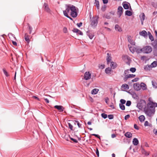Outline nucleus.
<instances>
[{
    "label": "nucleus",
    "instance_id": "obj_1",
    "mask_svg": "<svg viewBox=\"0 0 157 157\" xmlns=\"http://www.w3.org/2000/svg\"><path fill=\"white\" fill-rule=\"evenodd\" d=\"M150 98H149L148 100L150 102L147 103V106L144 108V110L147 115L151 117L155 113V107H157V103L150 101Z\"/></svg>",
    "mask_w": 157,
    "mask_h": 157
},
{
    "label": "nucleus",
    "instance_id": "obj_2",
    "mask_svg": "<svg viewBox=\"0 0 157 157\" xmlns=\"http://www.w3.org/2000/svg\"><path fill=\"white\" fill-rule=\"evenodd\" d=\"M98 19L99 17L98 16H93L92 18L90 19V25L94 29L96 27L98 24Z\"/></svg>",
    "mask_w": 157,
    "mask_h": 157
},
{
    "label": "nucleus",
    "instance_id": "obj_3",
    "mask_svg": "<svg viewBox=\"0 0 157 157\" xmlns=\"http://www.w3.org/2000/svg\"><path fill=\"white\" fill-rule=\"evenodd\" d=\"M146 101L144 100L140 99L139 102L138 103L136 107L140 109H142L144 106L146 105Z\"/></svg>",
    "mask_w": 157,
    "mask_h": 157
},
{
    "label": "nucleus",
    "instance_id": "obj_4",
    "mask_svg": "<svg viewBox=\"0 0 157 157\" xmlns=\"http://www.w3.org/2000/svg\"><path fill=\"white\" fill-rule=\"evenodd\" d=\"M78 15L76 7L74 5H72V9L70 15L73 18L76 17Z\"/></svg>",
    "mask_w": 157,
    "mask_h": 157
},
{
    "label": "nucleus",
    "instance_id": "obj_5",
    "mask_svg": "<svg viewBox=\"0 0 157 157\" xmlns=\"http://www.w3.org/2000/svg\"><path fill=\"white\" fill-rule=\"evenodd\" d=\"M143 52L144 53L148 54L152 51L151 47L149 46H146L142 48Z\"/></svg>",
    "mask_w": 157,
    "mask_h": 157
},
{
    "label": "nucleus",
    "instance_id": "obj_6",
    "mask_svg": "<svg viewBox=\"0 0 157 157\" xmlns=\"http://www.w3.org/2000/svg\"><path fill=\"white\" fill-rule=\"evenodd\" d=\"M66 10L63 11V13L64 16L65 15V13L68 14L70 10L71 11L72 9V5L71 4H66L65 5Z\"/></svg>",
    "mask_w": 157,
    "mask_h": 157
},
{
    "label": "nucleus",
    "instance_id": "obj_7",
    "mask_svg": "<svg viewBox=\"0 0 157 157\" xmlns=\"http://www.w3.org/2000/svg\"><path fill=\"white\" fill-rule=\"evenodd\" d=\"M84 78L86 80H88L91 78V74L89 71L86 72L84 75Z\"/></svg>",
    "mask_w": 157,
    "mask_h": 157
},
{
    "label": "nucleus",
    "instance_id": "obj_8",
    "mask_svg": "<svg viewBox=\"0 0 157 157\" xmlns=\"http://www.w3.org/2000/svg\"><path fill=\"white\" fill-rule=\"evenodd\" d=\"M112 60V57L111 54L108 53L107 54V64H109V63L111 62V61Z\"/></svg>",
    "mask_w": 157,
    "mask_h": 157
},
{
    "label": "nucleus",
    "instance_id": "obj_9",
    "mask_svg": "<svg viewBox=\"0 0 157 157\" xmlns=\"http://www.w3.org/2000/svg\"><path fill=\"white\" fill-rule=\"evenodd\" d=\"M86 34L90 39H92L94 36V33L88 30L86 32Z\"/></svg>",
    "mask_w": 157,
    "mask_h": 157
},
{
    "label": "nucleus",
    "instance_id": "obj_10",
    "mask_svg": "<svg viewBox=\"0 0 157 157\" xmlns=\"http://www.w3.org/2000/svg\"><path fill=\"white\" fill-rule=\"evenodd\" d=\"M133 87L134 89L136 91L140 90L141 89L140 85L138 83L134 84Z\"/></svg>",
    "mask_w": 157,
    "mask_h": 157
},
{
    "label": "nucleus",
    "instance_id": "obj_11",
    "mask_svg": "<svg viewBox=\"0 0 157 157\" xmlns=\"http://www.w3.org/2000/svg\"><path fill=\"white\" fill-rule=\"evenodd\" d=\"M54 108L59 110L60 112H63L64 109L63 107L61 105H56L54 106Z\"/></svg>",
    "mask_w": 157,
    "mask_h": 157
},
{
    "label": "nucleus",
    "instance_id": "obj_12",
    "mask_svg": "<svg viewBox=\"0 0 157 157\" xmlns=\"http://www.w3.org/2000/svg\"><path fill=\"white\" fill-rule=\"evenodd\" d=\"M123 8L121 6H119L118 8L117 14H119V17H120L121 15L123 13Z\"/></svg>",
    "mask_w": 157,
    "mask_h": 157
},
{
    "label": "nucleus",
    "instance_id": "obj_13",
    "mask_svg": "<svg viewBox=\"0 0 157 157\" xmlns=\"http://www.w3.org/2000/svg\"><path fill=\"white\" fill-rule=\"evenodd\" d=\"M139 34L141 36H143L145 38L147 37V32L145 30H143L141 32H140Z\"/></svg>",
    "mask_w": 157,
    "mask_h": 157
},
{
    "label": "nucleus",
    "instance_id": "obj_14",
    "mask_svg": "<svg viewBox=\"0 0 157 157\" xmlns=\"http://www.w3.org/2000/svg\"><path fill=\"white\" fill-rule=\"evenodd\" d=\"M115 29L116 31L119 32H121L122 31L121 28L118 24H116L115 25Z\"/></svg>",
    "mask_w": 157,
    "mask_h": 157
},
{
    "label": "nucleus",
    "instance_id": "obj_15",
    "mask_svg": "<svg viewBox=\"0 0 157 157\" xmlns=\"http://www.w3.org/2000/svg\"><path fill=\"white\" fill-rule=\"evenodd\" d=\"M110 63L111 64L110 66L111 68L114 69L117 67V65L116 63L114 62L113 61H111Z\"/></svg>",
    "mask_w": 157,
    "mask_h": 157
},
{
    "label": "nucleus",
    "instance_id": "obj_16",
    "mask_svg": "<svg viewBox=\"0 0 157 157\" xmlns=\"http://www.w3.org/2000/svg\"><path fill=\"white\" fill-rule=\"evenodd\" d=\"M24 37L25 40L27 42L28 44H29L30 41V40L29 38V36L27 33H25Z\"/></svg>",
    "mask_w": 157,
    "mask_h": 157
},
{
    "label": "nucleus",
    "instance_id": "obj_17",
    "mask_svg": "<svg viewBox=\"0 0 157 157\" xmlns=\"http://www.w3.org/2000/svg\"><path fill=\"white\" fill-rule=\"evenodd\" d=\"M44 6L45 10L48 12H49L50 11V10L49 8L48 5L47 4L44 3Z\"/></svg>",
    "mask_w": 157,
    "mask_h": 157
},
{
    "label": "nucleus",
    "instance_id": "obj_18",
    "mask_svg": "<svg viewBox=\"0 0 157 157\" xmlns=\"http://www.w3.org/2000/svg\"><path fill=\"white\" fill-rule=\"evenodd\" d=\"M139 142L138 139L136 138H134L132 140V143L135 146L139 144Z\"/></svg>",
    "mask_w": 157,
    "mask_h": 157
},
{
    "label": "nucleus",
    "instance_id": "obj_19",
    "mask_svg": "<svg viewBox=\"0 0 157 157\" xmlns=\"http://www.w3.org/2000/svg\"><path fill=\"white\" fill-rule=\"evenodd\" d=\"M140 85V89L141 88L143 90H145L147 89L146 85L144 83L142 82Z\"/></svg>",
    "mask_w": 157,
    "mask_h": 157
},
{
    "label": "nucleus",
    "instance_id": "obj_20",
    "mask_svg": "<svg viewBox=\"0 0 157 157\" xmlns=\"http://www.w3.org/2000/svg\"><path fill=\"white\" fill-rule=\"evenodd\" d=\"M125 137L128 138H130L132 137V134L130 132H127L124 134Z\"/></svg>",
    "mask_w": 157,
    "mask_h": 157
},
{
    "label": "nucleus",
    "instance_id": "obj_21",
    "mask_svg": "<svg viewBox=\"0 0 157 157\" xmlns=\"http://www.w3.org/2000/svg\"><path fill=\"white\" fill-rule=\"evenodd\" d=\"M99 90L98 89L94 88L91 91V93L92 94H97Z\"/></svg>",
    "mask_w": 157,
    "mask_h": 157
},
{
    "label": "nucleus",
    "instance_id": "obj_22",
    "mask_svg": "<svg viewBox=\"0 0 157 157\" xmlns=\"http://www.w3.org/2000/svg\"><path fill=\"white\" fill-rule=\"evenodd\" d=\"M138 118H139V120H140V122H144V121L145 119L144 116L143 115H141Z\"/></svg>",
    "mask_w": 157,
    "mask_h": 157
},
{
    "label": "nucleus",
    "instance_id": "obj_23",
    "mask_svg": "<svg viewBox=\"0 0 157 157\" xmlns=\"http://www.w3.org/2000/svg\"><path fill=\"white\" fill-rule=\"evenodd\" d=\"M141 151L142 154L144 155H149V154L143 148H141Z\"/></svg>",
    "mask_w": 157,
    "mask_h": 157
},
{
    "label": "nucleus",
    "instance_id": "obj_24",
    "mask_svg": "<svg viewBox=\"0 0 157 157\" xmlns=\"http://www.w3.org/2000/svg\"><path fill=\"white\" fill-rule=\"evenodd\" d=\"M73 122L75 124H76V123L77 124L78 127L79 128H82V124H80L79 122L78 121L74 120L73 121Z\"/></svg>",
    "mask_w": 157,
    "mask_h": 157
},
{
    "label": "nucleus",
    "instance_id": "obj_25",
    "mask_svg": "<svg viewBox=\"0 0 157 157\" xmlns=\"http://www.w3.org/2000/svg\"><path fill=\"white\" fill-rule=\"evenodd\" d=\"M157 65V62L156 61H154L150 65V67L151 68L155 67H156Z\"/></svg>",
    "mask_w": 157,
    "mask_h": 157
},
{
    "label": "nucleus",
    "instance_id": "obj_26",
    "mask_svg": "<svg viewBox=\"0 0 157 157\" xmlns=\"http://www.w3.org/2000/svg\"><path fill=\"white\" fill-rule=\"evenodd\" d=\"M125 15L130 16L132 15V13L131 11L127 10L125 12Z\"/></svg>",
    "mask_w": 157,
    "mask_h": 157
},
{
    "label": "nucleus",
    "instance_id": "obj_27",
    "mask_svg": "<svg viewBox=\"0 0 157 157\" xmlns=\"http://www.w3.org/2000/svg\"><path fill=\"white\" fill-rule=\"evenodd\" d=\"M148 34L149 39L151 41H153L154 40V38L150 32H148Z\"/></svg>",
    "mask_w": 157,
    "mask_h": 157
},
{
    "label": "nucleus",
    "instance_id": "obj_28",
    "mask_svg": "<svg viewBox=\"0 0 157 157\" xmlns=\"http://www.w3.org/2000/svg\"><path fill=\"white\" fill-rule=\"evenodd\" d=\"M94 4L96 6L98 9H99L100 8L99 3L98 1L96 0L94 2Z\"/></svg>",
    "mask_w": 157,
    "mask_h": 157
},
{
    "label": "nucleus",
    "instance_id": "obj_29",
    "mask_svg": "<svg viewBox=\"0 0 157 157\" xmlns=\"http://www.w3.org/2000/svg\"><path fill=\"white\" fill-rule=\"evenodd\" d=\"M151 67L150 65H147L144 67V69L145 71H149Z\"/></svg>",
    "mask_w": 157,
    "mask_h": 157
},
{
    "label": "nucleus",
    "instance_id": "obj_30",
    "mask_svg": "<svg viewBox=\"0 0 157 157\" xmlns=\"http://www.w3.org/2000/svg\"><path fill=\"white\" fill-rule=\"evenodd\" d=\"M2 71H3V72L5 75L6 77H9L10 76V75L8 74L7 71L6 70V69L5 68H3L2 69Z\"/></svg>",
    "mask_w": 157,
    "mask_h": 157
},
{
    "label": "nucleus",
    "instance_id": "obj_31",
    "mask_svg": "<svg viewBox=\"0 0 157 157\" xmlns=\"http://www.w3.org/2000/svg\"><path fill=\"white\" fill-rule=\"evenodd\" d=\"M111 71V68L109 67L105 69V72L106 74H109L110 73Z\"/></svg>",
    "mask_w": 157,
    "mask_h": 157
},
{
    "label": "nucleus",
    "instance_id": "obj_32",
    "mask_svg": "<svg viewBox=\"0 0 157 157\" xmlns=\"http://www.w3.org/2000/svg\"><path fill=\"white\" fill-rule=\"evenodd\" d=\"M135 50L136 52L138 53H140L141 52H143L142 48L141 49L135 48Z\"/></svg>",
    "mask_w": 157,
    "mask_h": 157
},
{
    "label": "nucleus",
    "instance_id": "obj_33",
    "mask_svg": "<svg viewBox=\"0 0 157 157\" xmlns=\"http://www.w3.org/2000/svg\"><path fill=\"white\" fill-rule=\"evenodd\" d=\"M123 6L125 10H128L129 9V6L127 4H123Z\"/></svg>",
    "mask_w": 157,
    "mask_h": 157
},
{
    "label": "nucleus",
    "instance_id": "obj_34",
    "mask_svg": "<svg viewBox=\"0 0 157 157\" xmlns=\"http://www.w3.org/2000/svg\"><path fill=\"white\" fill-rule=\"evenodd\" d=\"M120 108L122 110H124L125 109V107L124 105L123 104H120L119 105Z\"/></svg>",
    "mask_w": 157,
    "mask_h": 157
},
{
    "label": "nucleus",
    "instance_id": "obj_35",
    "mask_svg": "<svg viewBox=\"0 0 157 157\" xmlns=\"http://www.w3.org/2000/svg\"><path fill=\"white\" fill-rule=\"evenodd\" d=\"M152 86L154 88H157V84L155 82L153 81H152Z\"/></svg>",
    "mask_w": 157,
    "mask_h": 157
},
{
    "label": "nucleus",
    "instance_id": "obj_36",
    "mask_svg": "<svg viewBox=\"0 0 157 157\" xmlns=\"http://www.w3.org/2000/svg\"><path fill=\"white\" fill-rule=\"evenodd\" d=\"M121 87L124 88V89H129V86L127 84H124L122 85L121 86Z\"/></svg>",
    "mask_w": 157,
    "mask_h": 157
},
{
    "label": "nucleus",
    "instance_id": "obj_37",
    "mask_svg": "<svg viewBox=\"0 0 157 157\" xmlns=\"http://www.w3.org/2000/svg\"><path fill=\"white\" fill-rule=\"evenodd\" d=\"M129 78H130L129 75H126L123 78V80L124 82H126Z\"/></svg>",
    "mask_w": 157,
    "mask_h": 157
},
{
    "label": "nucleus",
    "instance_id": "obj_38",
    "mask_svg": "<svg viewBox=\"0 0 157 157\" xmlns=\"http://www.w3.org/2000/svg\"><path fill=\"white\" fill-rule=\"evenodd\" d=\"M145 15L144 13H143L141 16H140V18L141 21L142 20L144 21L145 19Z\"/></svg>",
    "mask_w": 157,
    "mask_h": 157
},
{
    "label": "nucleus",
    "instance_id": "obj_39",
    "mask_svg": "<svg viewBox=\"0 0 157 157\" xmlns=\"http://www.w3.org/2000/svg\"><path fill=\"white\" fill-rule=\"evenodd\" d=\"M28 27L29 28V33L30 34H31L32 33V30L33 29V28L29 24H28Z\"/></svg>",
    "mask_w": 157,
    "mask_h": 157
},
{
    "label": "nucleus",
    "instance_id": "obj_40",
    "mask_svg": "<svg viewBox=\"0 0 157 157\" xmlns=\"http://www.w3.org/2000/svg\"><path fill=\"white\" fill-rule=\"evenodd\" d=\"M129 42L132 45H134L135 44V43L133 41V40L129 38L128 39Z\"/></svg>",
    "mask_w": 157,
    "mask_h": 157
},
{
    "label": "nucleus",
    "instance_id": "obj_41",
    "mask_svg": "<svg viewBox=\"0 0 157 157\" xmlns=\"http://www.w3.org/2000/svg\"><path fill=\"white\" fill-rule=\"evenodd\" d=\"M130 71L132 73L135 72L136 70V68L135 67H131L130 69Z\"/></svg>",
    "mask_w": 157,
    "mask_h": 157
},
{
    "label": "nucleus",
    "instance_id": "obj_42",
    "mask_svg": "<svg viewBox=\"0 0 157 157\" xmlns=\"http://www.w3.org/2000/svg\"><path fill=\"white\" fill-rule=\"evenodd\" d=\"M106 7L107 6L106 5H104L101 7V10L102 11H105L106 9Z\"/></svg>",
    "mask_w": 157,
    "mask_h": 157
},
{
    "label": "nucleus",
    "instance_id": "obj_43",
    "mask_svg": "<svg viewBox=\"0 0 157 157\" xmlns=\"http://www.w3.org/2000/svg\"><path fill=\"white\" fill-rule=\"evenodd\" d=\"M129 49L130 51L132 53H134L135 52V48L133 47H130L129 48Z\"/></svg>",
    "mask_w": 157,
    "mask_h": 157
},
{
    "label": "nucleus",
    "instance_id": "obj_44",
    "mask_svg": "<svg viewBox=\"0 0 157 157\" xmlns=\"http://www.w3.org/2000/svg\"><path fill=\"white\" fill-rule=\"evenodd\" d=\"M131 104V102L130 101H128L126 102V105L127 106H129Z\"/></svg>",
    "mask_w": 157,
    "mask_h": 157
},
{
    "label": "nucleus",
    "instance_id": "obj_45",
    "mask_svg": "<svg viewBox=\"0 0 157 157\" xmlns=\"http://www.w3.org/2000/svg\"><path fill=\"white\" fill-rule=\"evenodd\" d=\"M101 116L102 118L105 119H106L107 117V115L105 113H102L101 114Z\"/></svg>",
    "mask_w": 157,
    "mask_h": 157
},
{
    "label": "nucleus",
    "instance_id": "obj_46",
    "mask_svg": "<svg viewBox=\"0 0 157 157\" xmlns=\"http://www.w3.org/2000/svg\"><path fill=\"white\" fill-rule=\"evenodd\" d=\"M120 104H123V105L125 104L126 102V101L123 99H121L120 100Z\"/></svg>",
    "mask_w": 157,
    "mask_h": 157
},
{
    "label": "nucleus",
    "instance_id": "obj_47",
    "mask_svg": "<svg viewBox=\"0 0 157 157\" xmlns=\"http://www.w3.org/2000/svg\"><path fill=\"white\" fill-rule=\"evenodd\" d=\"M70 138L72 141H73L75 143H77L78 141L75 139H74L71 137H70Z\"/></svg>",
    "mask_w": 157,
    "mask_h": 157
},
{
    "label": "nucleus",
    "instance_id": "obj_48",
    "mask_svg": "<svg viewBox=\"0 0 157 157\" xmlns=\"http://www.w3.org/2000/svg\"><path fill=\"white\" fill-rule=\"evenodd\" d=\"M108 117L109 119H112L114 118V116L113 114L109 115Z\"/></svg>",
    "mask_w": 157,
    "mask_h": 157
},
{
    "label": "nucleus",
    "instance_id": "obj_49",
    "mask_svg": "<svg viewBox=\"0 0 157 157\" xmlns=\"http://www.w3.org/2000/svg\"><path fill=\"white\" fill-rule=\"evenodd\" d=\"M104 17L107 19H109L111 18L110 16L108 14H105Z\"/></svg>",
    "mask_w": 157,
    "mask_h": 157
},
{
    "label": "nucleus",
    "instance_id": "obj_50",
    "mask_svg": "<svg viewBox=\"0 0 157 157\" xmlns=\"http://www.w3.org/2000/svg\"><path fill=\"white\" fill-rule=\"evenodd\" d=\"M91 135L92 136H95L96 137H97L98 138L100 139V136L96 134H91Z\"/></svg>",
    "mask_w": 157,
    "mask_h": 157
},
{
    "label": "nucleus",
    "instance_id": "obj_51",
    "mask_svg": "<svg viewBox=\"0 0 157 157\" xmlns=\"http://www.w3.org/2000/svg\"><path fill=\"white\" fill-rule=\"evenodd\" d=\"M79 30L77 29V28H74L72 30V31L75 33H77L79 31Z\"/></svg>",
    "mask_w": 157,
    "mask_h": 157
},
{
    "label": "nucleus",
    "instance_id": "obj_52",
    "mask_svg": "<svg viewBox=\"0 0 157 157\" xmlns=\"http://www.w3.org/2000/svg\"><path fill=\"white\" fill-rule=\"evenodd\" d=\"M79 30L77 29V28H74L72 30V31L75 33H77L79 31Z\"/></svg>",
    "mask_w": 157,
    "mask_h": 157
},
{
    "label": "nucleus",
    "instance_id": "obj_53",
    "mask_svg": "<svg viewBox=\"0 0 157 157\" xmlns=\"http://www.w3.org/2000/svg\"><path fill=\"white\" fill-rule=\"evenodd\" d=\"M69 128L71 130H73V126L70 123H68Z\"/></svg>",
    "mask_w": 157,
    "mask_h": 157
},
{
    "label": "nucleus",
    "instance_id": "obj_54",
    "mask_svg": "<svg viewBox=\"0 0 157 157\" xmlns=\"http://www.w3.org/2000/svg\"><path fill=\"white\" fill-rule=\"evenodd\" d=\"M139 78H135L133 79L132 80V82H136L137 81L139 80Z\"/></svg>",
    "mask_w": 157,
    "mask_h": 157
},
{
    "label": "nucleus",
    "instance_id": "obj_55",
    "mask_svg": "<svg viewBox=\"0 0 157 157\" xmlns=\"http://www.w3.org/2000/svg\"><path fill=\"white\" fill-rule=\"evenodd\" d=\"M130 117V116L129 114H128L125 116L124 119L125 120H126Z\"/></svg>",
    "mask_w": 157,
    "mask_h": 157
},
{
    "label": "nucleus",
    "instance_id": "obj_56",
    "mask_svg": "<svg viewBox=\"0 0 157 157\" xmlns=\"http://www.w3.org/2000/svg\"><path fill=\"white\" fill-rule=\"evenodd\" d=\"M134 127L135 129L136 130H138L139 129V127L137 126V125L136 124H134Z\"/></svg>",
    "mask_w": 157,
    "mask_h": 157
},
{
    "label": "nucleus",
    "instance_id": "obj_57",
    "mask_svg": "<svg viewBox=\"0 0 157 157\" xmlns=\"http://www.w3.org/2000/svg\"><path fill=\"white\" fill-rule=\"evenodd\" d=\"M65 16L67 17L68 18H69L70 20H71L72 21L73 20V19L71 17H70L68 14H67L66 13H65Z\"/></svg>",
    "mask_w": 157,
    "mask_h": 157
},
{
    "label": "nucleus",
    "instance_id": "obj_58",
    "mask_svg": "<svg viewBox=\"0 0 157 157\" xmlns=\"http://www.w3.org/2000/svg\"><path fill=\"white\" fill-rule=\"evenodd\" d=\"M98 157L99 156V152L98 149L97 148H96V151H95Z\"/></svg>",
    "mask_w": 157,
    "mask_h": 157
},
{
    "label": "nucleus",
    "instance_id": "obj_59",
    "mask_svg": "<svg viewBox=\"0 0 157 157\" xmlns=\"http://www.w3.org/2000/svg\"><path fill=\"white\" fill-rule=\"evenodd\" d=\"M77 34L80 35H82L83 33L80 30H79L78 32V33H77Z\"/></svg>",
    "mask_w": 157,
    "mask_h": 157
},
{
    "label": "nucleus",
    "instance_id": "obj_60",
    "mask_svg": "<svg viewBox=\"0 0 157 157\" xmlns=\"http://www.w3.org/2000/svg\"><path fill=\"white\" fill-rule=\"evenodd\" d=\"M63 31L65 33H66L67 32V29L66 27H64L63 29Z\"/></svg>",
    "mask_w": 157,
    "mask_h": 157
},
{
    "label": "nucleus",
    "instance_id": "obj_61",
    "mask_svg": "<svg viewBox=\"0 0 157 157\" xmlns=\"http://www.w3.org/2000/svg\"><path fill=\"white\" fill-rule=\"evenodd\" d=\"M82 23L80 22L79 23H78L77 24V25L78 27H80L82 25Z\"/></svg>",
    "mask_w": 157,
    "mask_h": 157
},
{
    "label": "nucleus",
    "instance_id": "obj_62",
    "mask_svg": "<svg viewBox=\"0 0 157 157\" xmlns=\"http://www.w3.org/2000/svg\"><path fill=\"white\" fill-rule=\"evenodd\" d=\"M129 73V69H127L125 70L124 71V74L126 75L127 74H128Z\"/></svg>",
    "mask_w": 157,
    "mask_h": 157
},
{
    "label": "nucleus",
    "instance_id": "obj_63",
    "mask_svg": "<svg viewBox=\"0 0 157 157\" xmlns=\"http://www.w3.org/2000/svg\"><path fill=\"white\" fill-rule=\"evenodd\" d=\"M144 125L145 126H148L149 125V123L148 121H146L145 122V123L144 124Z\"/></svg>",
    "mask_w": 157,
    "mask_h": 157
},
{
    "label": "nucleus",
    "instance_id": "obj_64",
    "mask_svg": "<svg viewBox=\"0 0 157 157\" xmlns=\"http://www.w3.org/2000/svg\"><path fill=\"white\" fill-rule=\"evenodd\" d=\"M102 1L104 4H106L108 3V0H102Z\"/></svg>",
    "mask_w": 157,
    "mask_h": 157
}]
</instances>
